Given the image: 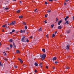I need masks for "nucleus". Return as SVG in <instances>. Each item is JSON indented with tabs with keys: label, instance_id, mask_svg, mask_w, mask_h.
<instances>
[{
	"label": "nucleus",
	"instance_id": "obj_25",
	"mask_svg": "<svg viewBox=\"0 0 74 74\" xmlns=\"http://www.w3.org/2000/svg\"><path fill=\"white\" fill-rule=\"evenodd\" d=\"M23 18V16L22 15H21L19 16V18Z\"/></svg>",
	"mask_w": 74,
	"mask_h": 74
},
{
	"label": "nucleus",
	"instance_id": "obj_29",
	"mask_svg": "<svg viewBox=\"0 0 74 74\" xmlns=\"http://www.w3.org/2000/svg\"><path fill=\"white\" fill-rule=\"evenodd\" d=\"M25 30H26V29H27V26H25Z\"/></svg>",
	"mask_w": 74,
	"mask_h": 74
},
{
	"label": "nucleus",
	"instance_id": "obj_50",
	"mask_svg": "<svg viewBox=\"0 0 74 74\" xmlns=\"http://www.w3.org/2000/svg\"><path fill=\"white\" fill-rule=\"evenodd\" d=\"M2 31L3 32H4V29H2Z\"/></svg>",
	"mask_w": 74,
	"mask_h": 74
},
{
	"label": "nucleus",
	"instance_id": "obj_20",
	"mask_svg": "<svg viewBox=\"0 0 74 74\" xmlns=\"http://www.w3.org/2000/svg\"><path fill=\"white\" fill-rule=\"evenodd\" d=\"M35 66H38V64L37 63H35L34 64Z\"/></svg>",
	"mask_w": 74,
	"mask_h": 74
},
{
	"label": "nucleus",
	"instance_id": "obj_62",
	"mask_svg": "<svg viewBox=\"0 0 74 74\" xmlns=\"http://www.w3.org/2000/svg\"><path fill=\"white\" fill-rule=\"evenodd\" d=\"M16 33H18V32H17Z\"/></svg>",
	"mask_w": 74,
	"mask_h": 74
},
{
	"label": "nucleus",
	"instance_id": "obj_18",
	"mask_svg": "<svg viewBox=\"0 0 74 74\" xmlns=\"http://www.w3.org/2000/svg\"><path fill=\"white\" fill-rule=\"evenodd\" d=\"M42 63H40V67H42Z\"/></svg>",
	"mask_w": 74,
	"mask_h": 74
},
{
	"label": "nucleus",
	"instance_id": "obj_64",
	"mask_svg": "<svg viewBox=\"0 0 74 74\" xmlns=\"http://www.w3.org/2000/svg\"><path fill=\"white\" fill-rule=\"evenodd\" d=\"M10 24H8V25H10Z\"/></svg>",
	"mask_w": 74,
	"mask_h": 74
},
{
	"label": "nucleus",
	"instance_id": "obj_39",
	"mask_svg": "<svg viewBox=\"0 0 74 74\" xmlns=\"http://www.w3.org/2000/svg\"><path fill=\"white\" fill-rule=\"evenodd\" d=\"M8 8H8H8H5V10H8Z\"/></svg>",
	"mask_w": 74,
	"mask_h": 74
},
{
	"label": "nucleus",
	"instance_id": "obj_52",
	"mask_svg": "<svg viewBox=\"0 0 74 74\" xmlns=\"http://www.w3.org/2000/svg\"><path fill=\"white\" fill-rule=\"evenodd\" d=\"M49 1H53V0H49Z\"/></svg>",
	"mask_w": 74,
	"mask_h": 74
},
{
	"label": "nucleus",
	"instance_id": "obj_6",
	"mask_svg": "<svg viewBox=\"0 0 74 74\" xmlns=\"http://www.w3.org/2000/svg\"><path fill=\"white\" fill-rule=\"evenodd\" d=\"M18 60H19L21 63H23V61H22V60H21L20 58H18Z\"/></svg>",
	"mask_w": 74,
	"mask_h": 74
},
{
	"label": "nucleus",
	"instance_id": "obj_5",
	"mask_svg": "<svg viewBox=\"0 0 74 74\" xmlns=\"http://www.w3.org/2000/svg\"><path fill=\"white\" fill-rule=\"evenodd\" d=\"M56 59H57V58H56V57H54L52 59L53 61H54V60H56Z\"/></svg>",
	"mask_w": 74,
	"mask_h": 74
},
{
	"label": "nucleus",
	"instance_id": "obj_19",
	"mask_svg": "<svg viewBox=\"0 0 74 74\" xmlns=\"http://www.w3.org/2000/svg\"><path fill=\"white\" fill-rule=\"evenodd\" d=\"M13 45L14 48H16V46H15V44L13 43Z\"/></svg>",
	"mask_w": 74,
	"mask_h": 74
},
{
	"label": "nucleus",
	"instance_id": "obj_1",
	"mask_svg": "<svg viewBox=\"0 0 74 74\" xmlns=\"http://www.w3.org/2000/svg\"><path fill=\"white\" fill-rule=\"evenodd\" d=\"M40 58H42V60L45 58V57L47 56L46 55V54H43L42 55H41V54H40Z\"/></svg>",
	"mask_w": 74,
	"mask_h": 74
},
{
	"label": "nucleus",
	"instance_id": "obj_49",
	"mask_svg": "<svg viewBox=\"0 0 74 74\" xmlns=\"http://www.w3.org/2000/svg\"><path fill=\"white\" fill-rule=\"evenodd\" d=\"M35 72L36 73H37V70H35Z\"/></svg>",
	"mask_w": 74,
	"mask_h": 74
},
{
	"label": "nucleus",
	"instance_id": "obj_45",
	"mask_svg": "<svg viewBox=\"0 0 74 74\" xmlns=\"http://www.w3.org/2000/svg\"><path fill=\"white\" fill-rule=\"evenodd\" d=\"M30 38H31V39H33V37L32 36H31L30 37Z\"/></svg>",
	"mask_w": 74,
	"mask_h": 74
},
{
	"label": "nucleus",
	"instance_id": "obj_35",
	"mask_svg": "<svg viewBox=\"0 0 74 74\" xmlns=\"http://www.w3.org/2000/svg\"><path fill=\"white\" fill-rule=\"evenodd\" d=\"M44 22L45 23H47V20H45Z\"/></svg>",
	"mask_w": 74,
	"mask_h": 74
},
{
	"label": "nucleus",
	"instance_id": "obj_23",
	"mask_svg": "<svg viewBox=\"0 0 74 74\" xmlns=\"http://www.w3.org/2000/svg\"><path fill=\"white\" fill-rule=\"evenodd\" d=\"M35 12H38V11H37V9H36L35 10H34Z\"/></svg>",
	"mask_w": 74,
	"mask_h": 74
},
{
	"label": "nucleus",
	"instance_id": "obj_63",
	"mask_svg": "<svg viewBox=\"0 0 74 74\" xmlns=\"http://www.w3.org/2000/svg\"><path fill=\"white\" fill-rule=\"evenodd\" d=\"M14 0V1H16V0Z\"/></svg>",
	"mask_w": 74,
	"mask_h": 74
},
{
	"label": "nucleus",
	"instance_id": "obj_32",
	"mask_svg": "<svg viewBox=\"0 0 74 74\" xmlns=\"http://www.w3.org/2000/svg\"><path fill=\"white\" fill-rule=\"evenodd\" d=\"M53 26H54V24H53L51 25V27H52V28H53Z\"/></svg>",
	"mask_w": 74,
	"mask_h": 74
},
{
	"label": "nucleus",
	"instance_id": "obj_4",
	"mask_svg": "<svg viewBox=\"0 0 74 74\" xmlns=\"http://www.w3.org/2000/svg\"><path fill=\"white\" fill-rule=\"evenodd\" d=\"M62 20H60V21L58 23V25H60V23H62Z\"/></svg>",
	"mask_w": 74,
	"mask_h": 74
},
{
	"label": "nucleus",
	"instance_id": "obj_58",
	"mask_svg": "<svg viewBox=\"0 0 74 74\" xmlns=\"http://www.w3.org/2000/svg\"><path fill=\"white\" fill-rule=\"evenodd\" d=\"M56 21H58V18H56Z\"/></svg>",
	"mask_w": 74,
	"mask_h": 74
},
{
	"label": "nucleus",
	"instance_id": "obj_31",
	"mask_svg": "<svg viewBox=\"0 0 74 74\" xmlns=\"http://www.w3.org/2000/svg\"><path fill=\"white\" fill-rule=\"evenodd\" d=\"M4 60H5V61H7V60H8V59L5 58L4 59Z\"/></svg>",
	"mask_w": 74,
	"mask_h": 74
},
{
	"label": "nucleus",
	"instance_id": "obj_46",
	"mask_svg": "<svg viewBox=\"0 0 74 74\" xmlns=\"http://www.w3.org/2000/svg\"><path fill=\"white\" fill-rule=\"evenodd\" d=\"M55 64H57V63H58V62H57V61L55 62Z\"/></svg>",
	"mask_w": 74,
	"mask_h": 74
},
{
	"label": "nucleus",
	"instance_id": "obj_7",
	"mask_svg": "<svg viewBox=\"0 0 74 74\" xmlns=\"http://www.w3.org/2000/svg\"><path fill=\"white\" fill-rule=\"evenodd\" d=\"M15 30L14 29H13L12 31L11 32H10V34H12V33H14V32H15Z\"/></svg>",
	"mask_w": 74,
	"mask_h": 74
},
{
	"label": "nucleus",
	"instance_id": "obj_47",
	"mask_svg": "<svg viewBox=\"0 0 74 74\" xmlns=\"http://www.w3.org/2000/svg\"><path fill=\"white\" fill-rule=\"evenodd\" d=\"M66 4H67V3H64V5H66Z\"/></svg>",
	"mask_w": 74,
	"mask_h": 74
},
{
	"label": "nucleus",
	"instance_id": "obj_36",
	"mask_svg": "<svg viewBox=\"0 0 74 74\" xmlns=\"http://www.w3.org/2000/svg\"><path fill=\"white\" fill-rule=\"evenodd\" d=\"M6 27L7 29H8L9 27H8V26H7V25H6Z\"/></svg>",
	"mask_w": 74,
	"mask_h": 74
},
{
	"label": "nucleus",
	"instance_id": "obj_42",
	"mask_svg": "<svg viewBox=\"0 0 74 74\" xmlns=\"http://www.w3.org/2000/svg\"><path fill=\"white\" fill-rule=\"evenodd\" d=\"M45 4H48V2H45Z\"/></svg>",
	"mask_w": 74,
	"mask_h": 74
},
{
	"label": "nucleus",
	"instance_id": "obj_48",
	"mask_svg": "<svg viewBox=\"0 0 74 74\" xmlns=\"http://www.w3.org/2000/svg\"><path fill=\"white\" fill-rule=\"evenodd\" d=\"M46 37H47V38H48V35H47L46 36Z\"/></svg>",
	"mask_w": 74,
	"mask_h": 74
},
{
	"label": "nucleus",
	"instance_id": "obj_26",
	"mask_svg": "<svg viewBox=\"0 0 74 74\" xmlns=\"http://www.w3.org/2000/svg\"><path fill=\"white\" fill-rule=\"evenodd\" d=\"M38 31L39 32H40V31H42V29H41V28H40V29L38 30Z\"/></svg>",
	"mask_w": 74,
	"mask_h": 74
},
{
	"label": "nucleus",
	"instance_id": "obj_12",
	"mask_svg": "<svg viewBox=\"0 0 74 74\" xmlns=\"http://www.w3.org/2000/svg\"><path fill=\"white\" fill-rule=\"evenodd\" d=\"M9 40L10 42H12V41H13V40H12V39H11L10 40Z\"/></svg>",
	"mask_w": 74,
	"mask_h": 74
},
{
	"label": "nucleus",
	"instance_id": "obj_16",
	"mask_svg": "<svg viewBox=\"0 0 74 74\" xmlns=\"http://www.w3.org/2000/svg\"><path fill=\"white\" fill-rule=\"evenodd\" d=\"M23 25H26V22H23Z\"/></svg>",
	"mask_w": 74,
	"mask_h": 74
},
{
	"label": "nucleus",
	"instance_id": "obj_21",
	"mask_svg": "<svg viewBox=\"0 0 74 74\" xmlns=\"http://www.w3.org/2000/svg\"><path fill=\"white\" fill-rule=\"evenodd\" d=\"M13 45H11V44H10V47L11 48H12L13 47H12Z\"/></svg>",
	"mask_w": 74,
	"mask_h": 74
},
{
	"label": "nucleus",
	"instance_id": "obj_54",
	"mask_svg": "<svg viewBox=\"0 0 74 74\" xmlns=\"http://www.w3.org/2000/svg\"><path fill=\"white\" fill-rule=\"evenodd\" d=\"M3 53H4V55H5V52H3Z\"/></svg>",
	"mask_w": 74,
	"mask_h": 74
},
{
	"label": "nucleus",
	"instance_id": "obj_13",
	"mask_svg": "<svg viewBox=\"0 0 74 74\" xmlns=\"http://www.w3.org/2000/svg\"><path fill=\"white\" fill-rule=\"evenodd\" d=\"M69 18V16H66V18H65V21H66L67 20V19Z\"/></svg>",
	"mask_w": 74,
	"mask_h": 74
},
{
	"label": "nucleus",
	"instance_id": "obj_24",
	"mask_svg": "<svg viewBox=\"0 0 74 74\" xmlns=\"http://www.w3.org/2000/svg\"><path fill=\"white\" fill-rule=\"evenodd\" d=\"M17 13H19L20 12V10H18V11H16Z\"/></svg>",
	"mask_w": 74,
	"mask_h": 74
},
{
	"label": "nucleus",
	"instance_id": "obj_33",
	"mask_svg": "<svg viewBox=\"0 0 74 74\" xmlns=\"http://www.w3.org/2000/svg\"><path fill=\"white\" fill-rule=\"evenodd\" d=\"M25 31L24 30H23V33H25Z\"/></svg>",
	"mask_w": 74,
	"mask_h": 74
},
{
	"label": "nucleus",
	"instance_id": "obj_2",
	"mask_svg": "<svg viewBox=\"0 0 74 74\" xmlns=\"http://www.w3.org/2000/svg\"><path fill=\"white\" fill-rule=\"evenodd\" d=\"M25 36H23L22 38L21 39V41H22V42H25Z\"/></svg>",
	"mask_w": 74,
	"mask_h": 74
},
{
	"label": "nucleus",
	"instance_id": "obj_55",
	"mask_svg": "<svg viewBox=\"0 0 74 74\" xmlns=\"http://www.w3.org/2000/svg\"><path fill=\"white\" fill-rule=\"evenodd\" d=\"M20 3L21 4V3H22V1H20Z\"/></svg>",
	"mask_w": 74,
	"mask_h": 74
},
{
	"label": "nucleus",
	"instance_id": "obj_57",
	"mask_svg": "<svg viewBox=\"0 0 74 74\" xmlns=\"http://www.w3.org/2000/svg\"><path fill=\"white\" fill-rule=\"evenodd\" d=\"M6 2L7 3H9V2L8 1H6Z\"/></svg>",
	"mask_w": 74,
	"mask_h": 74
},
{
	"label": "nucleus",
	"instance_id": "obj_3",
	"mask_svg": "<svg viewBox=\"0 0 74 74\" xmlns=\"http://www.w3.org/2000/svg\"><path fill=\"white\" fill-rule=\"evenodd\" d=\"M69 47H70V45L68 44L67 46V47L66 48V49H67V50H69Z\"/></svg>",
	"mask_w": 74,
	"mask_h": 74
},
{
	"label": "nucleus",
	"instance_id": "obj_37",
	"mask_svg": "<svg viewBox=\"0 0 74 74\" xmlns=\"http://www.w3.org/2000/svg\"><path fill=\"white\" fill-rule=\"evenodd\" d=\"M53 69H54V70H55L56 68H55V67H53Z\"/></svg>",
	"mask_w": 74,
	"mask_h": 74
},
{
	"label": "nucleus",
	"instance_id": "obj_41",
	"mask_svg": "<svg viewBox=\"0 0 74 74\" xmlns=\"http://www.w3.org/2000/svg\"><path fill=\"white\" fill-rule=\"evenodd\" d=\"M69 0H66L65 2H68L69 1Z\"/></svg>",
	"mask_w": 74,
	"mask_h": 74
},
{
	"label": "nucleus",
	"instance_id": "obj_38",
	"mask_svg": "<svg viewBox=\"0 0 74 74\" xmlns=\"http://www.w3.org/2000/svg\"><path fill=\"white\" fill-rule=\"evenodd\" d=\"M14 67H15V68H18V66H14Z\"/></svg>",
	"mask_w": 74,
	"mask_h": 74
},
{
	"label": "nucleus",
	"instance_id": "obj_9",
	"mask_svg": "<svg viewBox=\"0 0 74 74\" xmlns=\"http://www.w3.org/2000/svg\"><path fill=\"white\" fill-rule=\"evenodd\" d=\"M66 33H70V30H67L66 31Z\"/></svg>",
	"mask_w": 74,
	"mask_h": 74
},
{
	"label": "nucleus",
	"instance_id": "obj_27",
	"mask_svg": "<svg viewBox=\"0 0 74 74\" xmlns=\"http://www.w3.org/2000/svg\"><path fill=\"white\" fill-rule=\"evenodd\" d=\"M6 24H5L3 25L2 26V27H6Z\"/></svg>",
	"mask_w": 74,
	"mask_h": 74
},
{
	"label": "nucleus",
	"instance_id": "obj_59",
	"mask_svg": "<svg viewBox=\"0 0 74 74\" xmlns=\"http://www.w3.org/2000/svg\"><path fill=\"white\" fill-rule=\"evenodd\" d=\"M10 25H12V23H10Z\"/></svg>",
	"mask_w": 74,
	"mask_h": 74
},
{
	"label": "nucleus",
	"instance_id": "obj_10",
	"mask_svg": "<svg viewBox=\"0 0 74 74\" xmlns=\"http://www.w3.org/2000/svg\"><path fill=\"white\" fill-rule=\"evenodd\" d=\"M12 25H14V24H15V21H14L12 22Z\"/></svg>",
	"mask_w": 74,
	"mask_h": 74
},
{
	"label": "nucleus",
	"instance_id": "obj_34",
	"mask_svg": "<svg viewBox=\"0 0 74 74\" xmlns=\"http://www.w3.org/2000/svg\"><path fill=\"white\" fill-rule=\"evenodd\" d=\"M66 69H70V67H66Z\"/></svg>",
	"mask_w": 74,
	"mask_h": 74
},
{
	"label": "nucleus",
	"instance_id": "obj_17",
	"mask_svg": "<svg viewBox=\"0 0 74 74\" xmlns=\"http://www.w3.org/2000/svg\"><path fill=\"white\" fill-rule=\"evenodd\" d=\"M16 53H20V51H19V50H17L16 51Z\"/></svg>",
	"mask_w": 74,
	"mask_h": 74
},
{
	"label": "nucleus",
	"instance_id": "obj_43",
	"mask_svg": "<svg viewBox=\"0 0 74 74\" xmlns=\"http://www.w3.org/2000/svg\"><path fill=\"white\" fill-rule=\"evenodd\" d=\"M26 41L27 42H29V41L28 40V39H27V40H26Z\"/></svg>",
	"mask_w": 74,
	"mask_h": 74
},
{
	"label": "nucleus",
	"instance_id": "obj_53",
	"mask_svg": "<svg viewBox=\"0 0 74 74\" xmlns=\"http://www.w3.org/2000/svg\"><path fill=\"white\" fill-rule=\"evenodd\" d=\"M47 16L45 15V18H47Z\"/></svg>",
	"mask_w": 74,
	"mask_h": 74
},
{
	"label": "nucleus",
	"instance_id": "obj_40",
	"mask_svg": "<svg viewBox=\"0 0 74 74\" xmlns=\"http://www.w3.org/2000/svg\"><path fill=\"white\" fill-rule=\"evenodd\" d=\"M27 66V65H23V66H24V67H26Z\"/></svg>",
	"mask_w": 74,
	"mask_h": 74
},
{
	"label": "nucleus",
	"instance_id": "obj_30",
	"mask_svg": "<svg viewBox=\"0 0 74 74\" xmlns=\"http://www.w3.org/2000/svg\"><path fill=\"white\" fill-rule=\"evenodd\" d=\"M20 33H23V31L22 30H21L20 31Z\"/></svg>",
	"mask_w": 74,
	"mask_h": 74
},
{
	"label": "nucleus",
	"instance_id": "obj_11",
	"mask_svg": "<svg viewBox=\"0 0 74 74\" xmlns=\"http://www.w3.org/2000/svg\"><path fill=\"white\" fill-rule=\"evenodd\" d=\"M66 23H67V24H68V25H69V21H66L65 25H66Z\"/></svg>",
	"mask_w": 74,
	"mask_h": 74
},
{
	"label": "nucleus",
	"instance_id": "obj_15",
	"mask_svg": "<svg viewBox=\"0 0 74 74\" xmlns=\"http://www.w3.org/2000/svg\"><path fill=\"white\" fill-rule=\"evenodd\" d=\"M42 51H43V52H45V49H42Z\"/></svg>",
	"mask_w": 74,
	"mask_h": 74
},
{
	"label": "nucleus",
	"instance_id": "obj_44",
	"mask_svg": "<svg viewBox=\"0 0 74 74\" xmlns=\"http://www.w3.org/2000/svg\"><path fill=\"white\" fill-rule=\"evenodd\" d=\"M6 49H8V50H9V49H10V48H9L7 47V48Z\"/></svg>",
	"mask_w": 74,
	"mask_h": 74
},
{
	"label": "nucleus",
	"instance_id": "obj_51",
	"mask_svg": "<svg viewBox=\"0 0 74 74\" xmlns=\"http://www.w3.org/2000/svg\"><path fill=\"white\" fill-rule=\"evenodd\" d=\"M46 69H48V67L47 66H46Z\"/></svg>",
	"mask_w": 74,
	"mask_h": 74
},
{
	"label": "nucleus",
	"instance_id": "obj_22",
	"mask_svg": "<svg viewBox=\"0 0 74 74\" xmlns=\"http://www.w3.org/2000/svg\"><path fill=\"white\" fill-rule=\"evenodd\" d=\"M47 12H48L49 13L50 12H51V10H47Z\"/></svg>",
	"mask_w": 74,
	"mask_h": 74
},
{
	"label": "nucleus",
	"instance_id": "obj_56",
	"mask_svg": "<svg viewBox=\"0 0 74 74\" xmlns=\"http://www.w3.org/2000/svg\"><path fill=\"white\" fill-rule=\"evenodd\" d=\"M56 33H57V31H56V32H55V34H56Z\"/></svg>",
	"mask_w": 74,
	"mask_h": 74
},
{
	"label": "nucleus",
	"instance_id": "obj_61",
	"mask_svg": "<svg viewBox=\"0 0 74 74\" xmlns=\"http://www.w3.org/2000/svg\"><path fill=\"white\" fill-rule=\"evenodd\" d=\"M1 46V43H0V47Z\"/></svg>",
	"mask_w": 74,
	"mask_h": 74
},
{
	"label": "nucleus",
	"instance_id": "obj_14",
	"mask_svg": "<svg viewBox=\"0 0 74 74\" xmlns=\"http://www.w3.org/2000/svg\"><path fill=\"white\" fill-rule=\"evenodd\" d=\"M0 66L3 67V65L1 64V62H0Z\"/></svg>",
	"mask_w": 74,
	"mask_h": 74
},
{
	"label": "nucleus",
	"instance_id": "obj_28",
	"mask_svg": "<svg viewBox=\"0 0 74 74\" xmlns=\"http://www.w3.org/2000/svg\"><path fill=\"white\" fill-rule=\"evenodd\" d=\"M55 34H52V37H55Z\"/></svg>",
	"mask_w": 74,
	"mask_h": 74
},
{
	"label": "nucleus",
	"instance_id": "obj_8",
	"mask_svg": "<svg viewBox=\"0 0 74 74\" xmlns=\"http://www.w3.org/2000/svg\"><path fill=\"white\" fill-rule=\"evenodd\" d=\"M58 29H62V26L61 25L59 26L58 27Z\"/></svg>",
	"mask_w": 74,
	"mask_h": 74
},
{
	"label": "nucleus",
	"instance_id": "obj_60",
	"mask_svg": "<svg viewBox=\"0 0 74 74\" xmlns=\"http://www.w3.org/2000/svg\"><path fill=\"white\" fill-rule=\"evenodd\" d=\"M5 55H7V54L6 53H5Z\"/></svg>",
	"mask_w": 74,
	"mask_h": 74
}]
</instances>
